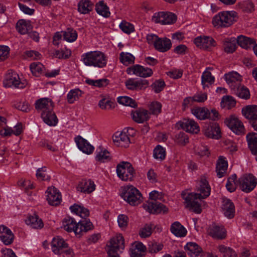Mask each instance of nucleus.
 <instances>
[{
  "label": "nucleus",
  "mask_w": 257,
  "mask_h": 257,
  "mask_svg": "<svg viewBox=\"0 0 257 257\" xmlns=\"http://www.w3.org/2000/svg\"><path fill=\"white\" fill-rule=\"evenodd\" d=\"M217 248L219 251L222 254L223 257H237V255L235 251L231 247H227L224 245H218Z\"/></svg>",
  "instance_id": "nucleus-48"
},
{
  "label": "nucleus",
  "mask_w": 257,
  "mask_h": 257,
  "mask_svg": "<svg viewBox=\"0 0 257 257\" xmlns=\"http://www.w3.org/2000/svg\"><path fill=\"white\" fill-rule=\"evenodd\" d=\"M95 159L100 163H104L111 159L110 153L101 147L97 149Z\"/></svg>",
  "instance_id": "nucleus-38"
},
{
  "label": "nucleus",
  "mask_w": 257,
  "mask_h": 257,
  "mask_svg": "<svg viewBox=\"0 0 257 257\" xmlns=\"http://www.w3.org/2000/svg\"><path fill=\"white\" fill-rule=\"evenodd\" d=\"M121 197L131 205H138L141 202V192L132 185L124 186L122 188Z\"/></svg>",
  "instance_id": "nucleus-5"
},
{
  "label": "nucleus",
  "mask_w": 257,
  "mask_h": 257,
  "mask_svg": "<svg viewBox=\"0 0 257 257\" xmlns=\"http://www.w3.org/2000/svg\"><path fill=\"white\" fill-rule=\"evenodd\" d=\"M148 251L150 253H156L163 249V245L155 241H150L148 245Z\"/></svg>",
  "instance_id": "nucleus-51"
},
{
  "label": "nucleus",
  "mask_w": 257,
  "mask_h": 257,
  "mask_svg": "<svg viewBox=\"0 0 257 257\" xmlns=\"http://www.w3.org/2000/svg\"><path fill=\"white\" fill-rule=\"evenodd\" d=\"M162 104L158 101L152 102L149 105L151 113L157 115L161 111Z\"/></svg>",
  "instance_id": "nucleus-62"
},
{
  "label": "nucleus",
  "mask_w": 257,
  "mask_h": 257,
  "mask_svg": "<svg viewBox=\"0 0 257 257\" xmlns=\"http://www.w3.org/2000/svg\"><path fill=\"white\" fill-rule=\"evenodd\" d=\"M237 19V13L235 12L222 11L213 17L212 23L217 29L228 28L236 22Z\"/></svg>",
  "instance_id": "nucleus-4"
},
{
  "label": "nucleus",
  "mask_w": 257,
  "mask_h": 257,
  "mask_svg": "<svg viewBox=\"0 0 257 257\" xmlns=\"http://www.w3.org/2000/svg\"><path fill=\"white\" fill-rule=\"evenodd\" d=\"M176 142L177 143L184 145L188 142V138L187 136L183 132H180L175 136Z\"/></svg>",
  "instance_id": "nucleus-64"
},
{
  "label": "nucleus",
  "mask_w": 257,
  "mask_h": 257,
  "mask_svg": "<svg viewBox=\"0 0 257 257\" xmlns=\"http://www.w3.org/2000/svg\"><path fill=\"white\" fill-rule=\"evenodd\" d=\"M221 209L224 215L228 218L231 219L234 216L235 206L233 203L229 199H222Z\"/></svg>",
  "instance_id": "nucleus-21"
},
{
  "label": "nucleus",
  "mask_w": 257,
  "mask_h": 257,
  "mask_svg": "<svg viewBox=\"0 0 257 257\" xmlns=\"http://www.w3.org/2000/svg\"><path fill=\"white\" fill-rule=\"evenodd\" d=\"M30 68L32 74L36 76H38L42 73L44 67L40 62H34L30 65Z\"/></svg>",
  "instance_id": "nucleus-53"
},
{
  "label": "nucleus",
  "mask_w": 257,
  "mask_h": 257,
  "mask_svg": "<svg viewBox=\"0 0 257 257\" xmlns=\"http://www.w3.org/2000/svg\"><path fill=\"white\" fill-rule=\"evenodd\" d=\"M178 124L183 130L191 134H196L200 131L199 125L192 119H184L182 121H179Z\"/></svg>",
  "instance_id": "nucleus-18"
},
{
  "label": "nucleus",
  "mask_w": 257,
  "mask_h": 257,
  "mask_svg": "<svg viewBox=\"0 0 257 257\" xmlns=\"http://www.w3.org/2000/svg\"><path fill=\"white\" fill-rule=\"evenodd\" d=\"M236 41L238 45L246 49L254 46L253 39L242 35L238 36Z\"/></svg>",
  "instance_id": "nucleus-42"
},
{
  "label": "nucleus",
  "mask_w": 257,
  "mask_h": 257,
  "mask_svg": "<svg viewBox=\"0 0 257 257\" xmlns=\"http://www.w3.org/2000/svg\"><path fill=\"white\" fill-rule=\"evenodd\" d=\"M236 174L232 175L227 179V182L226 184V187L228 191L230 192H232L235 190L236 185L235 181L236 179Z\"/></svg>",
  "instance_id": "nucleus-61"
},
{
  "label": "nucleus",
  "mask_w": 257,
  "mask_h": 257,
  "mask_svg": "<svg viewBox=\"0 0 257 257\" xmlns=\"http://www.w3.org/2000/svg\"><path fill=\"white\" fill-rule=\"evenodd\" d=\"M116 173L118 177L122 181L133 180L135 172L132 164L128 162H122L117 165Z\"/></svg>",
  "instance_id": "nucleus-6"
},
{
  "label": "nucleus",
  "mask_w": 257,
  "mask_h": 257,
  "mask_svg": "<svg viewBox=\"0 0 257 257\" xmlns=\"http://www.w3.org/2000/svg\"><path fill=\"white\" fill-rule=\"evenodd\" d=\"M36 177L40 181L49 180L50 176L46 172L45 167L39 168L37 171Z\"/></svg>",
  "instance_id": "nucleus-59"
},
{
  "label": "nucleus",
  "mask_w": 257,
  "mask_h": 257,
  "mask_svg": "<svg viewBox=\"0 0 257 257\" xmlns=\"http://www.w3.org/2000/svg\"><path fill=\"white\" fill-rule=\"evenodd\" d=\"M63 227L67 232H74L76 235L81 236V230H79L78 223L74 218L70 217L65 218L63 221Z\"/></svg>",
  "instance_id": "nucleus-19"
},
{
  "label": "nucleus",
  "mask_w": 257,
  "mask_h": 257,
  "mask_svg": "<svg viewBox=\"0 0 257 257\" xmlns=\"http://www.w3.org/2000/svg\"><path fill=\"white\" fill-rule=\"evenodd\" d=\"M124 239L121 235H118L111 238L109 244L107 245V251H111L113 252H117L120 249L124 248Z\"/></svg>",
  "instance_id": "nucleus-17"
},
{
  "label": "nucleus",
  "mask_w": 257,
  "mask_h": 257,
  "mask_svg": "<svg viewBox=\"0 0 257 257\" xmlns=\"http://www.w3.org/2000/svg\"><path fill=\"white\" fill-rule=\"evenodd\" d=\"M108 80L107 79H101L98 80L86 79L85 82L90 85L98 87L106 86L108 84Z\"/></svg>",
  "instance_id": "nucleus-54"
},
{
  "label": "nucleus",
  "mask_w": 257,
  "mask_h": 257,
  "mask_svg": "<svg viewBox=\"0 0 257 257\" xmlns=\"http://www.w3.org/2000/svg\"><path fill=\"white\" fill-rule=\"evenodd\" d=\"M52 249L54 253L60 254L64 251V249L68 247V244L63 239L59 237L53 238L52 243Z\"/></svg>",
  "instance_id": "nucleus-26"
},
{
  "label": "nucleus",
  "mask_w": 257,
  "mask_h": 257,
  "mask_svg": "<svg viewBox=\"0 0 257 257\" xmlns=\"http://www.w3.org/2000/svg\"><path fill=\"white\" fill-rule=\"evenodd\" d=\"M79 230H81V235L84 232H86L88 230H91L93 228V225L91 222L89 220L79 221L78 222Z\"/></svg>",
  "instance_id": "nucleus-58"
},
{
  "label": "nucleus",
  "mask_w": 257,
  "mask_h": 257,
  "mask_svg": "<svg viewBox=\"0 0 257 257\" xmlns=\"http://www.w3.org/2000/svg\"><path fill=\"white\" fill-rule=\"evenodd\" d=\"M220 133V128L219 125L216 123L208 126V127L204 130L205 135L210 138H217Z\"/></svg>",
  "instance_id": "nucleus-41"
},
{
  "label": "nucleus",
  "mask_w": 257,
  "mask_h": 257,
  "mask_svg": "<svg viewBox=\"0 0 257 257\" xmlns=\"http://www.w3.org/2000/svg\"><path fill=\"white\" fill-rule=\"evenodd\" d=\"M171 232L177 237H184L187 234V230L178 221L173 223L170 227Z\"/></svg>",
  "instance_id": "nucleus-37"
},
{
  "label": "nucleus",
  "mask_w": 257,
  "mask_h": 257,
  "mask_svg": "<svg viewBox=\"0 0 257 257\" xmlns=\"http://www.w3.org/2000/svg\"><path fill=\"white\" fill-rule=\"evenodd\" d=\"M211 188L206 178L202 176L199 182L197 191L199 193H191L184 198L185 207L196 213H200L202 209L197 199H202L210 195Z\"/></svg>",
  "instance_id": "nucleus-1"
},
{
  "label": "nucleus",
  "mask_w": 257,
  "mask_h": 257,
  "mask_svg": "<svg viewBox=\"0 0 257 257\" xmlns=\"http://www.w3.org/2000/svg\"><path fill=\"white\" fill-rule=\"evenodd\" d=\"M119 59L123 65L127 66L134 63L135 57L129 53L121 52Z\"/></svg>",
  "instance_id": "nucleus-50"
},
{
  "label": "nucleus",
  "mask_w": 257,
  "mask_h": 257,
  "mask_svg": "<svg viewBox=\"0 0 257 257\" xmlns=\"http://www.w3.org/2000/svg\"><path fill=\"white\" fill-rule=\"evenodd\" d=\"M95 10L98 14L104 17L108 18L110 16L109 8L103 1H100L96 5Z\"/></svg>",
  "instance_id": "nucleus-46"
},
{
  "label": "nucleus",
  "mask_w": 257,
  "mask_h": 257,
  "mask_svg": "<svg viewBox=\"0 0 257 257\" xmlns=\"http://www.w3.org/2000/svg\"><path fill=\"white\" fill-rule=\"evenodd\" d=\"M176 16L172 13L159 12L153 15L151 21L155 24L166 25L173 24L176 22Z\"/></svg>",
  "instance_id": "nucleus-10"
},
{
  "label": "nucleus",
  "mask_w": 257,
  "mask_h": 257,
  "mask_svg": "<svg viewBox=\"0 0 257 257\" xmlns=\"http://www.w3.org/2000/svg\"><path fill=\"white\" fill-rule=\"evenodd\" d=\"M81 91L79 89L71 90L67 94V99L69 103H73L81 95Z\"/></svg>",
  "instance_id": "nucleus-56"
},
{
  "label": "nucleus",
  "mask_w": 257,
  "mask_h": 257,
  "mask_svg": "<svg viewBox=\"0 0 257 257\" xmlns=\"http://www.w3.org/2000/svg\"><path fill=\"white\" fill-rule=\"evenodd\" d=\"M81 61L86 66L101 68L106 66L107 57L101 51H90L81 56Z\"/></svg>",
  "instance_id": "nucleus-2"
},
{
  "label": "nucleus",
  "mask_w": 257,
  "mask_h": 257,
  "mask_svg": "<svg viewBox=\"0 0 257 257\" xmlns=\"http://www.w3.org/2000/svg\"><path fill=\"white\" fill-rule=\"evenodd\" d=\"M185 249L190 257H202L203 255L202 248L195 242L187 243L185 246Z\"/></svg>",
  "instance_id": "nucleus-23"
},
{
  "label": "nucleus",
  "mask_w": 257,
  "mask_h": 257,
  "mask_svg": "<svg viewBox=\"0 0 257 257\" xmlns=\"http://www.w3.org/2000/svg\"><path fill=\"white\" fill-rule=\"evenodd\" d=\"M214 77L212 76L211 72L206 69L201 76V84L203 88L205 89L206 87H208L209 85H212L214 82Z\"/></svg>",
  "instance_id": "nucleus-43"
},
{
  "label": "nucleus",
  "mask_w": 257,
  "mask_h": 257,
  "mask_svg": "<svg viewBox=\"0 0 257 257\" xmlns=\"http://www.w3.org/2000/svg\"><path fill=\"white\" fill-rule=\"evenodd\" d=\"M242 113L244 117L250 121L257 118V105H249L242 108Z\"/></svg>",
  "instance_id": "nucleus-31"
},
{
  "label": "nucleus",
  "mask_w": 257,
  "mask_h": 257,
  "mask_svg": "<svg viewBox=\"0 0 257 257\" xmlns=\"http://www.w3.org/2000/svg\"><path fill=\"white\" fill-rule=\"evenodd\" d=\"M153 225L146 224L143 227L140 229L139 235L142 238H146L150 236L152 233Z\"/></svg>",
  "instance_id": "nucleus-57"
},
{
  "label": "nucleus",
  "mask_w": 257,
  "mask_h": 257,
  "mask_svg": "<svg viewBox=\"0 0 257 257\" xmlns=\"http://www.w3.org/2000/svg\"><path fill=\"white\" fill-rule=\"evenodd\" d=\"M114 143L118 147L126 148L128 147L131 142L126 133L122 132H116L112 137Z\"/></svg>",
  "instance_id": "nucleus-20"
},
{
  "label": "nucleus",
  "mask_w": 257,
  "mask_h": 257,
  "mask_svg": "<svg viewBox=\"0 0 257 257\" xmlns=\"http://www.w3.org/2000/svg\"><path fill=\"white\" fill-rule=\"evenodd\" d=\"M93 5L89 0H81L78 4V11L83 14H88L92 11Z\"/></svg>",
  "instance_id": "nucleus-40"
},
{
  "label": "nucleus",
  "mask_w": 257,
  "mask_h": 257,
  "mask_svg": "<svg viewBox=\"0 0 257 257\" xmlns=\"http://www.w3.org/2000/svg\"><path fill=\"white\" fill-rule=\"evenodd\" d=\"M192 113L198 119L200 120L209 119L215 121L219 118L218 112L215 109L210 111L205 107H199L192 109Z\"/></svg>",
  "instance_id": "nucleus-9"
},
{
  "label": "nucleus",
  "mask_w": 257,
  "mask_h": 257,
  "mask_svg": "<svg viewBox=\"0 0 257 257\" xmlns=\"http://www.w3.org/2000/svg\"><path fill=\"white\" fill-rule=\"evenodd\" d=\"M208 232L210 236L216 239L222 240L226 237V230L224 226L215 223L210 225Z\"/></svg>",
  "instance_id": "nucleus-14"
},
{
  "label": "nucleus",
  "mask_w": 257,
  "mask_h": 257,
  "mask_svg": "<svg viewBox=\"0 0 257 257\" xmlns=\"http://www.w3.org/2000/svg\"><path fill=\"white\" fill-rule=\"evenodd\" d=\"M194 42L196 46L204 50H209L216 45L213 38L205 36L196 38Z\"/></svg>",
  "instance_id": "nucleus-13"
},
{
  "label": "nucleus",
  "mask_w": 257,
  "mask_h": 257,
  "mask_svg": "<svg viewBox=\"0 0 257 257\" xmlns=\"http://www.w3.org/2000/svg\"><path fill=\"white\" fill-rule=\"evenodd\" d=\"M158 41L156 43L155 49L160 52H166L171 49L172 47V42L169 38L167 37L159 38L157 39Z\"/></svg>",
  "instance_id": "nucleus-28"
},
{
  "label": "nucleus",
  "mask_w": 257,
  "mask_h": 257,
  "mask_svg": "<svg viewBox=\"0 0 257 257\" xmlns=\"http://www.w3.org/2000/svg\"><path fill=\"white\" fill-rule=\"evenodd\" d=\"M16 28L18 31L21 34L29 33L32 29V27L29 21L25 20H20L16 24Z\"/></svg>",
  "instance_id": "nucleus-39"
},
{
  "label": "nucleus",
  "mask_w": 257,
  "mask_h": 257,
  "mask_svg": "<svg viewBox=\"0 0 257 257\" xmlns=\"http://www.w3.org/2000/svg\"><path fill=\"white\" fill-rule=\"evenodd\" d=\"M47 200L52 206H57L61 201L60 193L55 187H49L46 191Z\"/></svg>",
  "instance_id": "nucleus-16"
},
{
  "label": "nucleus",
  "mask_w": 257,
  "mask_h": 257,
  "mask_svg": "<svg viewBox=\"0 0 257 257\" xmlns=\"http://www.w3.org/2000/svg\"><path fill=\"white\" fill-rule=\"evenodd\" d=\"M126 72L128 74H135L141 77H150L153 74V71L149 68H145L140 65H136L127 68Z\"/></svg>",
  "instance_id": "nucleus-15"
},
{
  "label": "nucleus",
  "mask_w": 257,
  "mask_h": 257,
  "mask_svg": "<svg viewBox=\"0 0 257 257\" xmlns=\"http://www.w3.org/2000/svg\"><path fill=\"white\" fill-rule=\"evenodd\" d=\"M117 102L125 106H129L132 107H136L137 104L136 101L128 96H119L117 98Z\"/></svg>",
  "instance_id": "nucleus-52"
},
{
  "label": "nucleus",
  "mask_w": 257,
  "mask_h": 257,
  "mask_svg": "<svg viewBox=\"0 0 257 257\" xmlns=\"http://www.w3.org/2000/svg\"><path fill=\"white\" fill-rule=\"evenodd\" d=\"M246 138L251 153L257 155V133H249L246 135Z\"/></svg>",
  "instance_id": "nucleus-35"
},
{
  "label": "nucleus",
  "mask_w": 257,
  "mask_h": 257,
  "mask_svg": "<svg viewBox=\"0 0 257 257\" xmlns=\"http://www.w3.org/2000/svg\"><path fill=\"white\" fill-rule=\"evenodd\" d=\"M75 141L79 149L87 154H91L94 151V147L86 140L80 136L75 138Z\"/></svg>",
  "instance_id": "nucleus-24"
},
{
  "label": "nucleus",
  "mask_w": 257,
  "mask_h": 257,
  "mask_svg": "<svg viewBox=\"0 0 257 257\" xmlns=\"http://www.w3.org/2000/svg\"><path fill=\"white\" fill-rule=\"evenodd\" d=\"M64 39L67 42L75 41L77 38V33L75 30L72 28H68L66 31L63 32Z\"/></svg>",
  "instance_id": "nucleus-49"
},
{
  "label": "nucleus",
  "mask_w": 257,
  "mask_h": 257,
  "mask_svg": "<svg viewBox=\"0 0 257 257\" xmlns=\"http://www.w3.org/2000/svg\"><path fill=\"white\" fill-rule=\"evenodd\" d=\"M14 238V234L9 228L4 225L0 226V239L5 245L11 244Z\"/></svg>",
  "instance_id": "nucleus-25"
},
{
  "label": "nucleus",
  "mask_w": 257,
  "mask_h": 257,
  "mask_svg": "<svg viewBox=\"0 0 257 257\" xmlns=\"http://www.w3.org/2000/svg\"><path fill=\"white\" fill-rule=\"evenodd\" d=\"M228 167V163L225 160V158L220 156L216 164V171L217 175L219 178L224 176Z\"/></svg>",
  "instance_id": "nucleus-33"
},
{
  "label": "nucleus",
  "mask_w": 257,
  "mask_h": 257,
  "mask_svg": "<svg viewBox=\"0 0 257 257\" xmlns=\"http://www.w3.org/2000/svg\"><path fill=\"white\" fill-rule=\"evenodd\" d=\"M35 104L36 109L41 112L53 109L54 107L51 99L47 98H42L37 100Z\"/></svg>",
  "instance_id": "nucleus-27"
},
{
  "label": "nucleus",
  "mask_w": 257,
  "mask_h": 257,
  "mask_svg": "<svg viewBox=\"0 0 257 257\" xmlns=\"http://www.w3.org/2000/svg\"><path fill=\"white\" fill-rule=\"evenodd\" d=\"M238 182L240 189L245 193L252 191L257 185V179L251 174L242 176Z\"/></svg>",
  "instance_id": "nucleus-7"
},
{
  "label": "nucleus",
  "mask_w": 257,
  "mask_h": 257,
  "mask_svg": "<svg viewBox=\"0 0 257 257\" xmlns=\"http://www.w3.org/2000/svg\"><path fill=\"white\" fill-rule=\"evenodd\" d=\"M95 189V185L90 180H82L78 185V190L85 193H90Z\"/></svg>",
  "instance_id": "nucleus-36"
},
{
  "label": "nucleus",
  "mask_w": 257,
  "mask_h": 257,
  "mask_svg": "<svg viewBox=\"0 0 257 257\" xmlns=\"http://www.w3.org/2000/svg\"><path fill=\"white\" fill-rule=\"evenodd\" d=\"M72 212L79 215L82 218L87 217L89 215V210L78 205L74 204L70 207Z\"/></svg>",
  "instance_id": "nucleus-45"
},
{
  "label": "nucleus",
  "mask_w": 257,
  "mask_h": 257,
  "mask_svg": "<svg viewBox=\"0 0 257 257\" xmlns=\"http://www.w3.org/2000/svg\"><path fill=\"white\" fill-rule=\"evenodd\" d=\"M149 197L152 201H147L143 204L144 209L153 214H165L168 212V208L165 205L156 201L163 198L162 192L154 190L150 193Z\"/></svg>",
  "instance_id": "nucleus-3"
},
{
  "label": "nucleus",
  "mask_w": 257,
  "mask_h": 257,
  "mask_svg": "<svg viewBox=\"0 0 257 257\" xmlns=\"http://www.w3.org/2000/svg\"><path fill=\"white\" fill-rule=\"evenodd\" d=\"M153 156L155 159L162 161L166 157L165 150L160 145H158L154 150Z\"/></svg>",
  "instance_id": "nucleus-55"
},
{
  "label": "nucleus",
  "mask_w": 257,
  "mask_h": 257,
  "mask_svg": "<svg viewBox=\"0 0 257 257\" xmlns=\"http://www.w3.org/2000/svg\"><path fill=\"white\" fill-rule=\"evenodd\" d=\"M165 86L166 84L164 81L161 79L156 80L151 85L152 89L156 93H158L162 91L164 89Z\"/></svg>",
  "instance_id": "nucleus-60"
},
{
  "label": "nucleus",
  "mask_w": 257,
  "mask_h": 257,
  "mask_svg": "<svg viewBox=\"0 0 257 257\" xmlns=\"http://www.w3.org/2000/svg\"><path fill=\"white\" fill-rule=\"evenodd\" d=\"M125 85L128 90L139 91L145 89L149 85V81L145 79L130 78L126 80Z\"/></svg>",
  "instance_id": "nucleus-12"
},
{
  "label": "nucleus",
  "mask_w": 257,
  "mask_h": 257,
  "mask_svg": "<svg viewBox=\"0 0 257 257\" xmlns=\"http://www.w3.org/2000/svg\"><path fill=\"white\" fill-rule=\"evenodd\" d=\"M41 117L50 126H55L58 123V120L53 109L41 112Z\"/></svg>",
  "instance_id": "nucleus-29"
},
{
  "label": "nucleus",
  "mask_w": 257,
  "mask_h": 257,
  "mask_svg": "<svg viewBox=\"0 0 257 257\" xmlns=\"http://www.w3.org/2000/svg\"><path fill=\"white\" fill-rule=\"evenodd\" d=\"M25 222L27 225L35 229H41L44 226L42 220L36 214L29 215Z\"/></svg>",
  "instance_id": "nucleus-34"
},
{
  "label": "nucleus",
  "mask_w": 257,
  "mask_h": 257,
  "mask_svg": "<svg viewBox=\"0 0 257 257\" xmlns=\"http://www.w3.org/2000/svg\"><path fill=\"white\" fill-rule=\"evenodd\" d=\"M119 27L123 32L126 34H130L134 31L133 25L125 21L122 22L119 25Z\"/></svg>",
  "instance_id": "nucleus-63"
},
{
  "label": "nucleus",
  "mask_w": 257,
  "mask_h": 257,
  "mask_svg": "<svg viewBox=\"0 0 257 257\" xmlns=\"http://www.w3.org/2000/svg\"><path fill=\"white\" fill-rule=\"evenodd\" d=\"M226 125L235 134H244L245 129L243 122L235 115H231L226 118L224 121Z\"/></svg>",
  "instance_id": "nucleus-8"
},
{
  "label": "nucleus",
  "mask_w": 257,
  "mask_h": 257,
  "mask_svg": "<svg viewBox=\"0 0 257 257\" xmlns=\"http://www.w3.org/2000/svg\"><path fill=\"white\" fill-rule=\"evenodd\" d=\"M234 90L235 91L236 95L241 98L248 99L250 98L249 89L243 85H238Z\"/></svg>",
  "instance_id": "nucleus-47"
},
{
  "label": "nucleus",
  "mask_w": 257,
  "mask_h": 257,
  "mask_svg": "<svg viewBox=\"0 0 257 257\" xmlns=\"http://www.w3.org/2000/svg\"><path fill=\"white\" fill-rule=\"evenodd\" d=\"M223 47L224 51L227 53H233L237 47L235 39H225L223 41Z\"/></svg>",
  "instance_id": "nucleus-44"
},
{
  "label": "nucleus",
  "mask_w": 257,
  "mask_h": 257,
  "mask_svg": "<svg viewBox=\"0 0 257 257\" xmlns=\"http://www.w3.org/2000/svg\"><path fill=\"white\" fill-rule=\"evenodd\" d=\"M6 87L14 86L16 88H23L26 86V82H20L19 75L12 70H9L4 81Z\"/></svg>",
  "instance_id": "nucleus-11"
},
{
  "label": "nucleus",
  "mask_w": 257,
  "mask_h": 257,
  "mask_svg": "<svg viewBox=\"0 0 257 257\" xmlns=\"http://www.w3.org/2000/svg\"><path fill=\"white\" fill-rule=\"evenodd\" d=\"M132 116L133 120L138 123H142L149 118V113L148 110L140 108L132 112Z\"/></svg>",
  "instance_id": "nucleus-32"
},
{
  "label": "nucleus",
  "mask_w": 257,
  "mask_h": 257,
  "mask_svg": "<svg viewBox=\"0 0 257 257\" xmlns=\"http://www.w3.org/2000/svg\"><path fill=\"white\" fill-rule=\"evenodd\" d=\"M224 78L232 89L235 90L236 87L240 85L242 77L236 72L232 71L224 75Z\"/></svg>",
  "instance_id": "nucleus-22"
},
{
  "label": "nucleus",
  "mask_w": 257,
  "mask_h": 257,
  "mask_svg": "<svg viewBox=\"0 0 257 257\" xmlns=\"http://www.w3.org/2000/svg\"><path fill=\"white\" fill-rule=\"evenodd\" d=\"M147 247L141 242H136L131 249V257H145Z\"/></svg>",
  "instance_id": "nucleus-30"
}]
</instances>
